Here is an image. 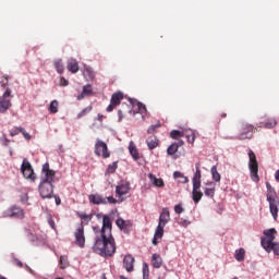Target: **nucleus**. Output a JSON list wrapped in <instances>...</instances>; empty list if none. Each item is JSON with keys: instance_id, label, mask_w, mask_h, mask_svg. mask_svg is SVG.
Masks as SVG:
<instances>
[{"instance_id": "nucleus-9", "label": "nucleus", "mask_w": 279, "mask_h": 279, "mask_svg": "<svg viewBox=\"0 0 279 279\" xmlns=\"http://www.w3.org/2000/svg\"><path fill=\"white\" fill-rule=\"evenodd\" d=\"M12 90L10 88H7L4 92L2 98L0 99V112L3 113L7 110H9L12 107Z\"/></svg>"}, {"instance_id": "nucleus-40", "label": "nucleus", "mask_w": 279, "mask_h": 279, "mask_svg": "<svg viewBox=\"0 0 279 279\" xmlns=\"http://www.w3.org/2000/svg\"><path fill=\"white\" fill-rule=\"evenodd\" d=\"M21 132H23V128H21V126H14V128L11 129V131H10V136H19V134H21Z\"/></svg>"}, {"instance_id": "nucleus-24", "label": "nucleus", "mask_w": 279, "mask_h": 279, "mask_svg": "<svg viewBox=\"0 0 279 279\" xmlns=\"http://www.w3.org/2000/svg\"><path fill=\"white\" fill-rule=\"evenodd\" d=\"M129 151H130L133 160H141V155L138 154V148H136V145L134 144V142H130Z\"/></svg>"}, {"instance_id": "nucleus-48", "label": "nucleus", "mask_w": 279, "mask_h": 279, "mask_svg": "<svg viewBox=\"0 0 279 279\" xmlns=\"http://www.w3.org/2000/svg\"><path fill=\"white\" fill-rule=\"evenodd\" d=\"M59 85L60 86H69V81L62 76L60 78Z\"/></svg>"}, {"instance_id": "nucleus-6", "label": "nucleus", "mask_w": 279, "mask_h": 279, "mask_svg": "<svg viewBox=\"0 0 279 279\" xmlns=\"http://www.w3.org/2000/svg\"><path fill=\"white\" fill-rule=\"evenodd\" d=\"M254 125L242 122L238 128V138L239 141H245L247 138H252L254 136Z\"/></svg>"}, {"instance_id": "nucleus-56", "label": "nucleus", "mask_w": 279, "mask_h": 279, "mask_svg": "<svg viewBox=\"0 0 279 279\" xmlns=\"http://www.w3.org/2000/svg\"><path fill=\"white\" fill-rule=\"evenodd\" d=\"M61 203H62V201L60 199V197H56V204H57V206H60Z\"/></svg>"}, {"instance_id": "nucleus-34", "label": "nucleus", "mask_w": 279, "mask_h": 279, "mask_svg": "<svg viewBox=\"0 0 279 279\" xmlns=\"http://www.w3.org/2000/svg\"><path fill=\"white\" fill-rule=\"evenodd\" d=\"M210 173L214 182H221V174L217 171V166L211 167Z\"/></svg>"}, {"instance_id": "nucleus-3", "label": "nucleus", "mask_w": 279, "mask_h": 279, "mask_svg": "<svg viewBox=\"0 0 279 279\" xmlns=\"http://www.w3.org/2000/svg\"><path fill=\"white\" fill-rule=\"evenodd\" d=\"M264 236L260 238V245L267 252L268 254L274 252L275 256H279V243L276 241V234H278V231H276L275 228L264 230L263 232Z\"/></svg>"}, {"instance_id": "nucleus-46", "label": "nucleus", "mask_w": 279, "mask_h": 279, "mask_svg": "<svg viewBox=\"0 0 279 279\" xmlns=\"http://www.w3.org/2000/svg\"><path fill=\"white\" fill-rule=\"evenodd\" d=\"M85 73H87L89 80H94L95 78V72H93V70H90V68H87L85 70Z\"/></svg>"}, {"instance_id": "nucleus-16", "label": "nucleus", "mask_w": 279, "mask_h": 279, "mask_svg": "<svg viewBox=\"0 0 279 279\" xmlns=\"http://www.w3.org/2000/svg\"><path fill=\"white\" fill-rule=\"evenodd\" d=\"M136 259H134V256L128 254L123 258V267L129 272L132 274L134 271V263Z\"/></svg>"}, {"instance_id": "nucleus-39", "label": "nucleus", "mask_w": 279, "mask_h": 279, "mask_svg": "<svg viewBox=\"0 0 279 279\" xmlns=\"http://www.w3.org/2000/svg\"><path fill=\"white\" fill-rule=\"evenodd\" d=\"M89 112H93V106H88L85 109H83L78 114L77 119H82V117H86Z\"/></svg>"}, {"instance_id": "nucleus-57", "label": "nucleus", "mask_w": 279, "mask_h": 279, "mask_svg": "<svg viewBox=\"0 0 279 279\" xmlns=\"http://www.w3.org/2000/svg\"><path fill=\"white\" fill-rule=\"evenodd\" d=\"M275 178H276V180L279 182V170L276 171Z\"/></svg>"}, {"instance_id": "nucleus-61", "label": "nucleus", "mask_w": 279, "mask_h": 279, "mask_svg": "<svg viewBox=\"0 0 279 279\" xmlns=\"http://www.w3.org/2000/svg\"><path fill=\"white\" fill-rule=\"evenodd\" d=\"M101 279H106V275L102 274V275H101Z\"/></svg>"}, {"instance_id": "nucleus-55", "label": "nucleus", "mask_w": 279, "mask_h": 279, "mask_svg": "<svg viewBox=\"0 0 279 279\" xmlns=\"http://www.w3.org/2000/svg\"><path fill=\"white\" fill-rule=\"evenodd\" d=\"M98 121L101 123L104 121V114L98 113Z\"/></svg>"}, {"instance_id": "nucleus-10", "label": "nucleus", "mask_w": 279, "mask_h": 279, "mask_svg": "<svg viewBox=\"0 0 279 279\" xmlns=\"http://www.w3.org/2000/svg\"><path fill=\"white\" fill-rule=\"evenodd\" d=\"M74 243L81 248L86 246V235H84V226L82 225L74 232Z\"/></svg>"}, {"instance_id": "nucleus-58", "label": "nucleus", "mask_w": 279, "mask_h": 279, "mask_svg": "<svg viewBox=\"0 0 279 279\" xmlns=\"http://www.w3.org/2000/svg\"><path fill=\"white\" fill-rule=\"evenodd\" d=\"M5 80H7V83H5V84H3L2 86H7L8 81L10 80V77H9V76H5Z\"/></svg>"}, {"instance_id": "nucleus-35", "label": "nucleus", "mask_w": 279, "mask_h": 279, "mask_svg": "<svg viewBox=\"0 0 279 279\" xmlns=\"http://www.w3.org/2000/svg\"><path fill=\"white\" fill-rule=\"evenodd\" d=\"M235 260H238L239 263L245 260V248H239L235 251Z\"/></svg>"}, {"instance_id": "nucleus-60", "label": "nucleus", "mask_w": 279, "mask_h": 279, "mask_svg": "<svg viewBox=\"0 0 279 279\" xmlns=\"http://www.w3.org/2000/svg\"><path fill=\"white\" fill-rule=\"evenodd\" d=\"M128 112H132V108L128 107Z\"/></svg>"}, {"instance_id": "nucleus-20", "label": "nucleus", "mask_w": 279, "mask_h": 279, "mask_svg": "<svg viewBox=\"0 0 279 279\" xmlns=\"http://www.w3.org/2000/svg\"><path fill=\"white\" fill-rule=\"evenodd\" d=\"M76 216L81 219L80 226H88L90 221H93V217H95V214H86V213H76Z\"/></svg>"}, {"instance_id": "nucleus-38", "label": "nucleus", "mask_w": 279, "mask_h": 279, "mask_svg": "<svg viewBox=\"0 0 279 279\" xmlns=\"http://www.w3.org/2000/svg\"><path fill=\"white\" fill-rule=\"evenodd\" d=\"M170 136H171L174 141H178V138H183L184 132L178 131V130H173V131L170 132Z\"/></svg>"}, {"instance_id": "nucleus-53", "label": "nucleus", "mask_w": 279, "mask_h": 279, "mask_svg": "<svg viewBox=\"0 0 279 279\" xmlns=\"http://www.w3.org/2000/svg\"><path fill=\"white\" fill-rule=\"evenodd\" d=\"M118 117H119V121H120V122L123 121V118H124L125 116L123 114V111H122V110H118Z\"/></svg>"}, {"instance_id": "nucleus-23", "label": "nucleus", "mask_w": 279, "mask_h": 279, "mask_svg": "<svg viewBox=\"0 0 279 279\" xmlns=\"http://www.w3.org/2000/svg\"><path fill=\"white\" fill-rule=\"evenodd\" d=\"M68 71H70V73H77L80 71V63L77 62L76 59H70L68 60V65H66Z\"/></svg>"}, {"instance_id": "nucleus-21", "label": "nucleus", "mask_w": 279, "mask_h": 279, "mask_svg": "<svg viewBox=\"0 0 279 279\" xmlns=\"http://www.w3.org/2000/svg\"><path fill=\"white\" fill-rule=\"evenodd\" d=\"M183 145L184 141L182 140H179L178 143L171 144L167 149L168 156H175V154H178V149H180V147H182Z\"/></svg>"}, {"instance_id": "nucleus-4", "label": "nucleus", "mask_w": 279, "mask_h": 279, "mask_svg": "<svg viewBox=\"0 0 279 279\" xmlns=\"http://www.w3.org/2000/svg\"><path fill=\"white\" fill-rule=\"evenodd\" d=\"M267 186V202L269 203L270 215L275 221H278V210H279V197L276 195V190L271 187V184L266 183Z\"/></svg>"}, {"instance_id": "nucleus-14", "label": "nucleus", "mask_w": 279, "mask_h": 279, "mask_svg": "<svg viewBox=\"0 0 279 279\" xmlns=\"http://www.w3.org/2000/svg\"><path fill=\"white\" fill-rule=\"evenodd\" d=\"M171 221V213L169 211V207H165L161 209V213L159 215V226H167L168 222Z\"/></svg>"}, {"instance_id": "nucleus-27", "label": "nucleus", "mask_w": 279, "mask_h": 279, "mask_svg": "<svg viewBox=\"0 0 279 279\" xmlns=\"http://www.w3.org/2000/svg\"><path fill=\"white\" fill-rule=\"evenodd\" d=\"M151 265L155 269H160L162 267V257L158 254H153Z\"/></svg>"}, {"instance_id": "nucleus-59", "label": "nucleus", "mask_w": 279, "mask_h": 279, "mask_svg": "<svg viewBox=\"0 0 279 279\" xmlns=\"http://www.w3.org/2000/svg\"><path fill=\"white\" fill-rule=\"evenodd\" d=\"M226 117H228L227 113H221V118H222V119H226Z\"/></svg>"}, {"instance_id": "nucleus-25", "label": "nucleus", "mask_w": 279, "mask_h": 279, "mask_svg": "<svg viewBox=\"0 0 279 279\" xmlns=\"http://www.w3.org/2000/svg\"><path fill=\"white\" fill-rule=\"evenodd\" d=\"M116 226H118L120 230H128L132 227V222L130 220H123V218H118L116 220Z\"/></svg>"}, {"instance_id": "nucleus-32", "label": "nucleus", "mask_w": 279, "mask_h": 279, "mask_svg": "<svg viewBox=\"0 0 279 279\" xmlns=\"http://www.w3.org/2000/svg\"><path fill=\"white\" fill-rule=\"evenodd\" d=\"M117 169H119V161H113L108 166L106 175H112V173H116Z\"/></svg>"}, {"instance_id": "nucleus-29", "label": "nucleus", "mask_w": 279, "mask_h": 279, "mask_svg": "<svg viewBox=\"0 0 279 279\" xmlns=\"http://www.w3.org/2000/svg\"><path fill=\"white\" fill-rule=\"evenodd\" d=\"M146 144L148 149H156V147H158V137L157 136H149L146 140Z\"/></svg>"}, {"instance_id": "nucleus-17", "label": "nucleus", "mask_w": 279, "mask_h": 279, "mask_svg": "<svg viewBox=\"0 0 279 279\" xmlns=\"http://www.w3.org/2000/svg\"><path fill=\"white\" fill-rule=\"evenodd\" d=\"M130 193V183L121 182L118 186H116V195L118 197H123V195H128Z\"/></svg>"}, {"instance_id": "nucleus-15", "label": "nucleus", "mask_w": 279, "mask_h": 279, "mask_svg": "<svg viewBox=\"0 0 279 279\" xmlns=\"http://www.w3.org/2000/svg\"><path fill=\"white\" fill-rule=\"evenodd\" d=\"M201 189L202 185H193L192 199L194 204H199V202H202V198L204 197V192Z\"/></svg>"}, {"instance_id": "nucleus-41", "label": "nucleus", "mask_w": 279, "mask_h": 279, "mask_svg": "<svg viewBox=\"0 0 279 279\" xmlns=\"http://www.w3.org/2000/svg\"><path fill=\"white\" fill-rule=\"evenodd\" d=\"M178 223L179 226H182V228H189V226H191V221L184 218H180Z\"/></svg>"}, {"instance_id": "nucleus-30", "label": "nucleus", "mask_w": 279, "mask_h": 279, "mask_svg": "<svg viewBox=\"0 0 279 279\" xmlns=\"http://www.w3.org/2000/svg\"><path fill=\"white\" fill-rule=\"evenodd\" d=\"M148 178H149L150 182H153V184L155 186H157L158 189H162V186H165V181L162 179H158V178H156V175H154L151 173L148 175Z\"/></svg>"}, {"instance_id": "nucleus-31", "label": "nucleus", "mask_w": 279, "mask_h": 279, "mask_svg": "<svg viewBox=\"0 0 279 279\" xmlns=\"http://www.w3.org/2000/svg\"><path fill=\"white\" fill-rule=\"evenodd\" d=\"M278 125L276 119H269L267 122L260 123L259 128H266V130H274Z\"/></svg>"}, {"instance_id": "nucleus-37", "label": "nucleus", "mask_w": 279, "mask_h": 279, "mask_svg": "<svg viewBox=\"0 0 279 279\" xmlns=\"http://www.w3.org/2000/svg\"><path fill=\"white\" fill-rule=\"evenodd\" d=\"M58 106H59L58 100H52V101L50 102V106H49V112H50V114H57V112H58Z\"/></svg>"}, {"instance_id": "nucleus-11", "label": "nucleus", "mask_w": 279, "mask_h": 279, "mask_svg": "<svg viewBox=\"0 0 279 279\" xmlns=\"http://www.w3.org/2000/svg\"><path fill=\"white\" fill-rule=\"evenodd\" d=\"M3 217H11L14 219H23L25 217V214L23 213V209L19 206H12L4 210Z\"/></svg>"}, {"instance_id": "nucleus-51", "label": "nucleus", "mask_w": 279, "mask_h": 279, "mask_svg": "<svg viewBox=\"0 0 279 279\" xmlns=\"http://www.w3.org/2000/svg\"><path fill=\"white\" fill-rule=\"evenodd\" d=\"M107 204H117L116 198H113L112 196H108L107 198H105Z\"/></svg>"}, {"instance_id": "nucleus-47", "label": "nucleus", "mask_w": 279, "mask_h": 279, "mask_svg": "<svg viewBox=\"0 0 279 279\" xmlns=\"http://www.w3.org/2000/svg\"><path fill=\"white\" fill-rule=\"evenodd\" d=\"M21 134H23V136L26 141H32V135L29 133H27V131H25V129H22Z\"/></svg>"}, {"instance_id": "nucleus-45", "label": "nucleus", "mask_w": 279, "mask_h": 279, "mask_svg": "<svg viewBox=\"0 0 279 279\" xmlns=\"http://www.w3.org/2000/svg\"><path fill=\"white\" fill-rule=\"evenodd\" d=\"M137 108L140 112H147V107L143 102H137Z\"/></svg>"}, {"instance_id": "nucleus-33", "label": "nucleus", "mask_w": 279, "mask_h": 279, "mask_svg": "<svg viewBox=\"0 0 279 279\" xmlns=\"http://www.w3.org/2000/svg\"><path fill=\"white\" fill-rule=\"evenodd\" d=\"M53 64L57 73L62 75L64 73V63H62V59L56 60Z\"/></svg>"}, {"instance_id": "nucleus-44", "label": "nucleus", "mask_w": 279, "mask_h": 279, "mask_svg": "<svg viewBox=\"0 0 279 279\" xmlns=\"http://www.w3.org/2000/svg\"><path fill=\"white\" fill-rule=\"evenodd\" d=\"M174 213H177V215H182V213H184V208L182 207V205H175Z\"/></svg>"}, {"instance_id": "nucleus-36", "label": "nucleus", "mask_w": 279, "mask_h": 279, "mask_svg": "<svg viewBox=\"0 0 279 279\" xmlns=\"http://www.w3.org/2000/svg\"><path fill=\"white\" fill-rule=\"evenodd\" d=\"M185 137L187 143L193 145L195 143V131L193 130L186 131Z\"/></svg>"}, {"instance_id": "nucleus-26", "label": "nucleus", "mask_w": 279, "mask_h": 279, "mask_svg": "<svg viewBox=\"0 0 279 279\" xmlns=\"http://www.w3.org/2000/svg\"><path fill=\"white\" fill-rule=\"evenodd\" d=\"M173 178L179 182V184H186L189 182V177L184 175V173L180 171H174Z\"/></svg>"}, {"instance_id": "nucleus-13", "label": "nucleus", "mask_w": 279, "mask_h": 279, "mask_svg": "<svg viewBox=\"0 0 279 279\" xmlns=\"http://www.w3.org/2000/svg\"><path fill=\"white\" fill-rule=\"evenodd\" d=\"M217 192V184L213 181L205 183L204 195L209 199H215V193Z\"/></svg>"}, {"instance_id": "nucleus-12", "label": "nucleus", "mask_w": 279, "mask_h": 279, "mask_svg": "<svg viewBox=\"0 0 279 279\" xmlns=\"http://www.w3.org/2000/svg\"><path fill=\"white\" fill-rule=\"evenodd\" d=\"M123 93L122 92H117L112 94L111 99H110V105L107 107V112H112L117 106L121 105V101H123Z\"/></svg>"}, {"instance_id": "nucleus-28", "label": "nucleus", "mask_w": 279, "mask_h": 279, "mask_svg": "<svg viewBox=\"0 0 279 279\" xmlns=\"http://www.w3.org/2000/svg\"><path fill=\"white\" fill-rule=\"evenodd\" d=\"M93 95V88L90 85L83 86V92L77 96L78 101H82L84 97H90Z\"/></svg>"}, {"instance_id": "nucleus-43", "label": "nucleus", "mask_w": 279, "mask_h": 279, "mask_svg": "<svg viewBox=\"0 0 279 279\" xmlns=\"http://www.w3.org/2000/svg\"><path fill=\"white\" fill-rule=\"evenodd\" d=\"M60 269H66V267H68V265H69V263L66 262V257H64V256H61L60 257Z\"/></svg>"}, {"instance_id": "nucleus-22", "label": "nucleus", "mask_w": 279, "mask_h": 279, "mask_svg": "<svg viewBox=\"0 0 279 279\" xmlns=\"http://www.w3.org/2000/svg\"><path fill=\"white\" fill-rule=\"evenodd\" d=\"M162 236H165V226L158 225L155 230L153 245H158V239H162Z\"/></svg>"}, {"instance_id": "nucleus-7", "label": "nucleus", "mask_w": 279, "mask_h": 279, "mask_svg": "<svg viewBox=\"0 0 279 279\" xmlns=\"http://www.w3.org/2000/svg\"><path fill=\"white\" fill-rule=\"evenodd\" d=\"M21 172L26 180H31V182L36 181V173H34V168H32V163L27 161V159L23 160L21 166Z\"/></svg>"}, {"instance_id": "nucleus-50", "label": "nucleus", "mask_w": 279, "mask_h": 279, "mask_svg": "<svg viewBox=\"0 0 279 279\" xmlns=\"http://www.w3.org/2000/svg\"><path fill=\"white\" fill-rule=\"evenodd\" d=\"M93 231L94 234H96L95 239H97V236L101 234V229L99 227H93Z\"/></svg>"}, {"instance_id": "nucleus-49", "label": "nucleus", "mask_w": 279, "mask_h": 279, "mask_svg": "<svg viewBox=\"0 0 279 279\" xmlns=\"http://www.w3.org/2000/svg\"><path fill=\"white\" fill-rule=\"evenodd\" d=\"M157 128H160V125L158 124V125L149 126L148 130H147L148 134H154V132H156Z\"/></svg>"}, {"instance_id": "nucleus-1", "label": "nucleus", "mask_w": 279, "mask_h": 279, "mask_svg": "<svg viewBox=\"0 0 279 279\" xmlns=\"http://www.w3.org/2000/svg\"><path fill=\"white\" fill-rule=\"evenodd\" d=\"M96 218L98 221L102 219V227L94 242L93 252L104 257L114 256L117 243L112 236V219H110V216L104 214H96Z\"/></svg>"}, {"instance_id": "nucleus-18", "label": "nucleus", "mask_w": 279, "mask_h": 279, "mask_svg": "<svg viewBox=\"0 0 279 279\" xmlns=\"http://www.w3.org/2000/svg\"><path fill=\"white\" fill-rule=\"evenodd\" d=\"M88 199L90 204H94L95 206L108 204V201H106V197H104L101 194H90Z\"/></svg>"}, {"instance_id": "nucleus-42", "label": "nucleus", "mask_w": 279, "mask_h": 279, "mask_svg": "<svg viewBox=\"0 0 279 279\" xmlns=\"http://www.w3.org/2000/svg\"><path fill=\"white\" fill-rule=\"evenodd\" d=\"M143 278L149 279V266L147 264L143 265Z\"/></svg>"}, {"instance_id": "nucleus-5", "label": "nucleus", "mask_w": 279, "mask_h": 279, "mask_svg": "<svg viewBox=\"0 0 279 279\" xmlns=\"http://www.w3.org/2000/svg\"><path fill=\"white\" fill-rule=\"evenodd\" d=\"M248 169L251 180L258 183L260 178L258 177V160L256 159V154L252 149H248Z\"/></svg>"}, {"instance_id": "nucleus-2", "label": "nucleus", "mask_w": 279, "mask_h": 279, "mask_svg": "<svg viewBox=\"0 0 279 279\" xmlns=\"http://www.w3.org/2000/svg\"><path fill=\"white\" fill-rule=\"evenodd\" d=\"M56 180V171L49 168V162L44 163L41 169V181L39 183V194L43 199H51L53 197V182Z\"/></svg>"}, {"instance_id": "nucleus-54", "label": "nucleus", "mask_w": 279, "mask_h": 279, "mask_svg": "<svg viewBox=\"0 0 279 279\" xmlns=\"http://www.w3.org/2000/svg\"><path fill=\"white\" fill-rule=\"evenodd\" d=\"M48 223H49L50 228H52V230H56V222L53 221V219H49Z\"/></svg>"}, {"instance_id": "nucleus-52", "label": "nucleus", "mask_w": 279, "mask_h": 279, "mask_svg": "<svg viewBox=\"0 0 279 279\" xmlns=\"http://www.w3.org/2000/svg\"><path fill=\"white\" fill-rule=\"evenodd\" d=\"M13 265H16V267H23V262L19 258H13Z\"/></svg>"}, {"instance_id": "nucleus-8", "label": "nucleus", "mask_w": 279, "mask_h": 279, "mask_svg": "<svg viewBox=\"0 0 279 279\" xmlns=\"http://www.w3.org/2000/svg\"><path fill=\"white\" fill-rule=\"evenodd\" d=\"M94 154L100 156V158H110V150H108V144L101 140H97L95 144Z\"/></svg>"}, {"instance_id": "nucleus-19", "label": "nucleus", "mask_w": 279, "mask_h": 279, "mask_svg": "<svg viewBox=\"0 0 279 279\" xmlns=\"http://www.w3.org/2000/svg\"><path fill=\"white\" fill-rule=\"evenodd\" d=\"M201 163H195V173L192 179V184L196 186H202V170L199 169Z\"/></svg>"}]
</instances>
